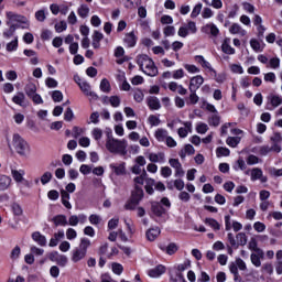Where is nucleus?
Segmentation results:
<instances>
[{"label": "nucleus", "mask_w": 282, "mask_h": 282, "mask_svg": "<svg viewBox=\"0 0 282 282\" xmlns=\"http://www.w3.org/2000/svg\"><path fill=\"white\" fill-rule=\"evenodd\" d=\"M12 102H14L15 105H19L20 107H23V102H25V94L18 93L17 95L13 96Z\"/></svg>", "instance_id": "72a5a7b5"}, {"label": "nucleus", "mask_w": 282, "mask_h": 282, "mask_svg": "<svg viewBox=\"0 0 282 282\" xmlns=\"http://www.w3.org/2000/svg\"><path fill=\"white\" fill-rule=\"evenodd\" d=\"M267 109L269 111H274V109H276V107H281L282 105V97L279 95H269L267 97Z\"/></svg>", "instance_id": "0eeeda50"}, {"label": "nucleus", "mask_w": 282, "mask_h": 282, "mask_svg": "<svg viewBox=\"0 0 282 282\" xmlns=\"http://www.w3.org/2000/svg\"><path fill=\"white\" fill-rule=\"evenodd\" d=\"M221 122V117H219V112L210 115L208 118V124L210 127H219Z\"/></svg>", "instance_id": "c756f323"}, {"label": "nucleus", "mask_w": 282, "mask_h": 282, "mask_svg": "<svg viewBox=\"0 0 282 282\" xmlns=\"http://www.w3.org/2000/svg\"><path fill=\"white\" fill-rule=\"evenodd\" d=\"M184 127L185 128H180L177 133L180 135V138H186L188 135V131L191 132L192 131V128H193V123L191 122H184Z\"/></svg>", "instance_id": "bb28decb"}, {"label": "nucleus", "mask_w": 282, "mask_h": 282, "mask_svg": "<svg viewBox=\"0 0 282 282\" xmlns=\"http://www.w3.org/2000/svg\"><path fill=\"white\" fill-rule=\"evenodd\" d=\"M228 147H231L232 149L237 148L239 142H241L240 137H228L226 140Z\"/></svg>", "instance_id": "e433bc0d"}, {"label": "nucleus", "mask_w": 282, "mask_h": 282, "mask_svg": "<svg viewBox=\"0 0 282 282\" xmlns=\"http://www.w3.org/2000/svg\"><path fill=\"white\" fill-rule=\"evenodd\" d=\"M152 213L156 215V217H162L164 215L165 209L162 207V205L158 202H153L151 205Z\"/></svg>", "instance_id": "5701e85b"}, {"label": "nucleus", "mask_w": 282, "mask_h": 282, "mask_svg": "<svg viewBox=\"0 0 282 282\" xmlns=\"http://www.w3.org/2000/svg\"><path fill=\"white\" fill-rule=\"evenodd\" d=\"M11 175H12L14 182H18V184H19V183L23 182V180H24L23 175H25V171L24 170H12Z\"/></svg>", "instance_id": "c85d7f7f"}, {"label": "nucleus", "mask_w": 282, "mask_h": 282, "mask_svg": "<svg viewBox=\"0 0 282 282\" xmlns=\"http://www.w3.org/2000/svg\"><path fill=\"white\" fill-rule=\"evenodd\" d=\"M170 91L178 93L180 96H186L188 94V90L184 88V86L177 84L176 82H171L169 84Z\"/></svg>", "instance_id": "4468645a"}, {"label": "nucleus", "mask_w": 282, "mask_h": 282, "mask_svg": "<svg viewBox=\"0 0 282 282\" xmlns=\"http://www.w3.org/2000/svg\"><path fill=\"white\" fill-rule=\"evenodd\" d=\"M261 175H263V171H261V169L256 167L251 171V180L252 182H257V180H259L261 177Z\"/></svg>", "instance_id": "37998d69"}, {"label": "nucleus", "mask_w": 282, "mask_h": 282, "mask_svg": "<svg viewBox=\"0 0 282 282\" xmlns=\"http://www.w3.org/2000/svg\"><path fill=\"white\" fill-rule=\"evenodd\" d=\"M196 131H197V133H200L202 135H204V133H206L208 131V124H206L204 122L197 123Z\"/></svg>", "instance_id": "09e8293b"}, {"label": "nucleus", "mask_w": 282, "mask_h": 282, "mask_svg": "<svg viewBox=\"0 0 282 282\" xmlns=\"http://www.w3.org/2000/svg\"><path fill=\"white\" fill-rule=\"evenodd\" d=\"M160 228L155 227V228H151L147 231V239L148 241H155L156 237H160Z\"/></svg>", "instance_id": "a878e982"}, {"label": "nucleus", "mask_w": 282, "mask_h": 282, "mask_svg": "<svg viewBox=\"0 0 282 282\" xmlns=\"http://www.w3.org/2000/svg\"><path fill=\"white\" fill-rule=\"evenodd\" d=\"M61 197L63 206H65V208H67L68 210H72V203H69V193H67V191L65 189H62Z\"/></svg>", "instance_id": "393cba45"}, {"label": "nucleus", "mask_w": 282, "mask_h": 282, "mask_svg": "<svg viewBox=\"0 0 282 282\" xmlns=\"http://www.w3.org/2000/svg\"><path fill=\"white\" fill-rule=\"evenodd\" d=\"M184 181L182 178H176L174 181V188H176V191H184Z\"/></svg>", "instance_id": "0e129e2a"}, {"label": "nucleus", "mask_w": 282, "mask_h": 282, "mask_svg": "<svg viewBox=\"0 0 282 282\" xmlns=\"http://www.w3.org/2000/svg\"><path fill=\"white\" fill-rule=\"evenodd\" d=\"M55 263H57V265H61L62 268H65L67 265L66 256H63V254L59 253V256H57V260H56Z\"/></svg>", "instance_id": "13d9d810"}, {"label": "nucleus", "mask_w": 282, "mask_h": 282, "mask_svg": "<svg viewBox=\"0 0 282 282\" xmlns=\"http://www.w3.org/2000/svg\"><path fill=\"white\" fill-rule=\"evenodd\" d=\"M102 39H105V35L102 33H100L99 31H94V34H93V47L95 50H99L100 41H102Z\"/></svg>", "instance_id": "6ab92c4d"}, {"label": "nucleus", "mask_w": 282, "mask_h": 282, "mask_svg": "<svg viewBox=\"0 0 282 282\" xmlns=\"http://www.w3.org/2000/svg\"><path fill=\"white\" fill-rule=\"evenodd\" d=\"M24 91L26 96L30 98L31 96H34L36 94V85L30 83L25 86Z\"/></svg>", "instance_id": "58836bf2"}, {"label": "nucleus", "mask_w": 282, "mask_h": 282, "mask_svg": "<svg viewBox=\"0 0 282 282\" xmlns=\"http://www.w3.org/2000/svg\"><path fill=\"white\" fill-rule=\"evenodd\" d=\"M262 272H265L267 274L272 276V274H274V267L272 265V263H264L262 265Z\"/></svg>", "instance_id": "de8ad7c7"}, {"label": "nucleus", "mask_w": 282, "mask_h": 282, "mask_svg": "<svg viewBox=\"0 0 282 282\" xmlns=\"http://www.w3.org/2000/svg\"><path fill=\"white\" fill-rule=\"evenodd\" d=\"M100 89L104 91V94H109L111 91V84H109L107 78L101 79Z\"/></svg>", "instance_id": "ea45409f"}, {"label": "nucleus", "mask_w": 282, "mask_h": 282, "mask_svg": "<svg viewBox=\"0 0 282 282\" xmlns=\"http://www.w3.org/2000/svg\"><path fill=\"white\" fill-rule=\"evenodd\" d=\"M137 64L139 65L141 72L147 74V76L153 77L158 74V66H155V62H153L149 55H139L137 57Z\"/></svg>", "instance_id": "f257e3e1"}, {"label": "nucleus", "mask_w": 282, "mask_h": 282, "mask_svg": "<svg viewBox=\"0 0 282 282\" xmlns=\"http://www.w3.org/2000/svg\"><path fill=\"white\" fill-rule=\"evenodd\" d=\"M12 145L15 149L17 154L21 155L22 158H28L30 153V143L25 141L19 133H14L12 138Z\"/></svg>", "instance_id": "20e7f679"}, {"label": "nucleus", "mask_w": 282, "mask_h": 282, "mask_svg": "<svg viewBox=\"0 0 282 282\" xmlns=\"http://www.w3.org/2000/svg\"><path fill=\"white\" fill-rule=\"evenodd\" d=\"M77 85L85 96H90L93 100H98V95L91 91V86L87 82H78Z\"/></svg>", "instance_id": "6e6552de"}, {"label": "nucleus", "mask_w": 282, "mask_h": 282, "mask_svg": "<svg viewBox=\"0 0 282 282\" xmlns=\"http://www.w3.org/2000/svg\"><path fill=\"white\" fill-rule=\"evenodd\" d=\"M109 102H110L111 107L117 108V107L120 105V97H118V96H111V97L109 98Z\"/></svg>", "instance_id": "774afa93"}, {"label": "nucleus", "mask_w": 282, "mask_h": 282, "mask_svg": "<svg viewBox=\"0 0 282 282\" xmlns=\"http://www.w3.org/2000/svg\"><path fill=\"white\" fill-rule=\"evenodd\" d=\"M35 19H36V21H40L41 23H43V21H45V19H47V17L45 15V10H39L35 13Z\"/></svg>", "instance_id": "e2e57ef3"}, {"label": "nucleus", "mask_w": 282, "mask_h": 282, "mask_svg": "<svg viewBox=\"0 0 282 282\" xmlns=\"http://www.w3.org/2000/svg\"><path fill=\"white\" fill-rule=\"evenodd\" d=\"M142 197H144V191L142 187L135 185L131 197L133 204H140V202H142Z\"/></svg>", "instance_id": "2eb2a0df"}, {"label": "nucleus", "mask_w": 282, "mask_h": 282, "mask_svg": "<svg viewBox=\"0 0 282 282\" xmlns=\"http://www.w3.org/2000/svg\"><path fill=\"white\" fill-rule=\"evenodd\" d=\"M106 149L110 153H117L119 155H126L127 154V140H118L115 139L111 135H108L106 140Z\"/></svg>", "instance_id": "f03ea898"}, {"label": "nucleus", "mask_w": 282, "mask_h": 282, "mask_svg": "<svg viewBox=\"0 0 282 282\" xmlns=\"http://www.w3.org/2000/svg\"><path fill=\"white\" fill-rule=\"evenodd\" d=\"M204 85V77L202 75H197L191 78L189 80V91H197Z\"/></svg>", "instance_id": "9d476101"}, {"label": "nucleus", "mask_w": 282, "mask_h": 282, "mask_svg": "<svg viewBox=\"0 0 282 282\" xmlns=\"http://www.w3.org/2000/svg\"><path fill=\"white\" fill-rule=\"evenodd\" d=\"M17 47H19V40L15 37L7 44V52H15Z\"/></svg>", "instance_id": "49530a36"}, {"label": "nucleus", "mask_w": 282, "mask_h": 282, "mask_svg": "<svg viewBox=\"0 0 282 282\" xmlns=\"http://www.w3.org/2000/svg\"><path fill=\"white\" fill-rule=\"evenodd\" d=\"M155 138L159 142H164L169 138V131L164 129H158L155 131Z\"/></svg>", "instance_id": "2f4dec72"}, {"label": "nucleus", "mask_w": 282, "mask_h": 282, "mask_svg": "<svg viewBox=\"0 0 282 282\" xmlns=\"http://www.w3.org/2000/svg\"><path fill=\"white\" fill-rule=\"evenodd\" d=\"M253 228L257 232H263L265 230V224L257 221L256 224H253Z\"/></svg>", "instance_id": "338daca9"}, {"label": "nucleus", "mask_w": 282, "mask_h": 282, "mask_svg": "<svg viewBox=\"0 0 282 282\" xmlns=\"http://www.w3.org/2000/svg\"><path fill=\"white\" fill-rule=\"evenodd\" d=\"M52 99L54 102L63 101V93L61 90H54L52 93Z\"/></svg>", "instance_id": "3c124183"}, {"label": "nucleus", "mask_w": 282, "mask_h": 282, "mask_svg": "<svg viewBox=\"0 0 282 282\" xmlns=\"http://www.w3.org/2000/svg\"><path fill=\"white\" fill-rule=\"evenodd\" d=\"M239 270H241L242 272H246V270H248L246 262L241 258L236 259L235 262H231L229 264V271L231 272V274H234L235 282H241V275H239Z\"/></svg>", "instance_id": "39448f33"}, {"label": "nucleus", "mask_w": 282, "mask_h": 282, "mask_svg": "<svg viewBox=\"0 0 282 282\" xmlns=\"http://www.w3.org/2000/svg\"><path fill=\"white\" fill-rule=\"evenodd\" d=\"M195 61H197V63H199V65H202V67H204V69H208V72H212V76L217 77V70H215V68H213V66L208 63V61H206V58H204V56L196 55Z\"/></svg>", "instance_id": "f8f14e48"}, {"label": "nucleus", "mask_w": 282, "mask_h": 282, "mask_svg": "<svg viewBox=\"0 0 282 282\" xmlns=\"http://www.w3.org/2000/svg\"><path fill=\"white\" fill-rule=\"evenodd\" d=\"M161 175L162 177H171V175H173V170H171V167L169 166H163L161 167Z\"/></svg>", "instance_id": "bf43d9fd"}, {"label": "nucleus", "mask_w": 282, "mask_h": 282, "mask_svg": "<svg viewBox=\"0 0 282 282\" xmlns=\"http://www.w3.org/2000/svg\"><path fill=\"white\" fill-rule=\"evenodd\" d=\"M221 50L224 54L232 55L235 54V48L230 46V37H226L221 44Z\"/></svg>", "instance_id": "aec40b11"}, {"label": "nucleus", "mask_w": 282, "mask_h": 282, "mask_svg": "<svg viewBox=\"0 0 282 282\" xmlns=\"http://www.w3.org/2000/svg\"><path fill=\"white\" fill-rule=\"evenodd\" d=\"M263 257H265V253L263 252V250L262 249H256V252L251 253V256H250L251 263L256 268H261V259H263Z\"/></svg>", "instance_id": "9b49d317"}, {"label": "nucleus", "mask_w": 282, "mask_h": 282, "mask_svg": "<svg viewBox=\"0 0 282 282\" xmlns=\"http://www.w3.org/2000/svg\"><path fill=\"white\" fill-rule=\"evenodd\" d=\"M164 272H166V268L162 264H159L155 268L150 269L148 274L152 279H158V276H162V274H164Z\"/></svg>", "instance_id": "dca6fc26"}, {"label": "nucleus", "mask_w": 282, "mask_h": 282, "mask_svg": "<svg viewBox=\"0 0 282 282\" xmlns=\"http://www.w3.org/2000/svg\"><path fill=\"white\" fill-rule=\"evenodd\" d=\"M185 28H187V32H189V34H195L197 32V25L193 21H189Z\"/></svg>", "instance_id": "680f3d73"}, {"label": "nucleus", "mask_w": 282, "mask_h": 282, "mask_svg": "<svg viewBox=\"0 0 282 282\" xmlns=\"http://www.w3.org/2000/svg\"><path fill=\"white\" fill-rule=\"evenodd\" d=\"M123 42L127 47H135V43H138V37H135V33L130 32L124 35Z\"/></svg>", "instance_id": "f3484780"}, {"label": "nucleus", "mask_w": 282, "mask_h": 282, "mask_svg": "<svg viewBox=\"0 0 282 282\" xmlns=\"http://www.w3.org/2000/svg\"><path fill=\"white\" fill-rule=\"evenodd\" d=\"M52 172H45L42 176H41V183L43 185L45 184H50V182H52Z\"/></svg>", "instance_id": "8fccbe9b"}, {"label": "nucleus", "mask_w": 282, "mask_h": 282, "mask_svg": "<svg viewBox=\"0 0 282 282\" xmlns=\"http://www.w3.org/2000/svg\"><path fill=\"white\" fill-rule=\"evenodd\" d=\"M110 169L115 171L116 175H124L126 173L124 163H121L120 165L110 164Z\"/></svg>", "instance_id": "4c0bfd02"}, {"label": "nucleus", "mask_w": 282, "mask_h": 282, "mask_svg": "<svg viewBox=\"0 0 282 282\" xmlns=\"http://www.w3.org/2000/svg\"><path fill=\"white\" fill-rule=\"evenodd\" d=\"M205 224L206 226H209L210 228H213V230H220L221 228V225H219V223L214 218H206Z\"/></svg>", "instance_id": "f704fd0d"}, {"label": "nucleus", "mask_w": 282, "mask_h": 282, "mask_svg": "<svg viewBox=\"0 0 282 282\" xmlns=\"http://www.w3.org/2000/svg\"><path fill=\"white\" fill-rule=\"evenodd\" d=\"M170 166L175 170V177H184V169L182 167V163L177 159H170L169 160Z\"/></svg>", "instance_id": "1a4fd4ad"}, {"label": "nucleus", "mask_w": 282, "mask_h": 282, "mask_svg": "<svg viewBox=\"0 0 282 282\" xmlns=\"http://www.w3.org/2000/svg\"><path fill=\"white\" fill-rule=\"evenodd\" d=\"M89 246H91V240H89L88 238L80 239L79 247L73 250V263H78L79 261H83V259L87 257V249L89 248Z\"/></svg>", "instance_id": "7ed1b4c3"}, {"label": "nucleus", "mask_w": 282, "mask_h": 282, "mask_svg": "<svg viewBox=\"0 0 282 282\" xmlns=\"http://www.w3.org/2000/svg\"><path fill=\"white\" fill-rule=\"evenodd\" d=\"M216 154L218 158H228V155H230V150L228 148H217L216 150Z\"/></svg>", "instance_id": "a19ab883"}, {"label": "nucleus", "mask_w": 282, "mask_h": 282, "mask_svg": "<svg viewBox=\"0 0 282 282\" xmlns=\"http://www.w3.org/2000/svg\"><path fill=\"white\" fill-rule=\"evenodd\" d=\"M229 32L230 34H239L240 36H246V30H243V28H241V25L234 23L230 28H229Z\"/></svg>", "instance_id": "cd10ccee"}, {"label": "nucleus", "mask_w": 282, "mask_h": 282, "mask_svg": "<svg viewBox=\"0 0 282 282\" xmlns=\"http://www.w3.org/2000/svg\"><path fill=\"white\" fill-rule=\"evenodd\" d=\"M250 45L254 52H263V48H261V43H259V41L256 39L250 40Z\"/></svg>", "instance_id": "864d4df0"}, {"label": "nucleus", "mask_w": 282, "mask_h": 282, "mask_svg": "<svg viewBox=\"0 0 282 282\" xmlns=\"http://www.w3.org/2000/svg\"><path fill=\"white\" fill-rule=\"evenodd\" d=\"M10 184H12V178L6 175L0 176V191H8Z\"/></svg>", "instance_id": "4be33fe9"}, {"label": "nucleus", "mask_w": 282, "mask_h": 282, "mask_svg": "<svg viewBox=\"0 0 282 282\" xmlns=\"http://www.w3.org/2000/svg\"><path fill=\"white\" fill-rule=\"evenodd\" d=\"M77 13L82 19H87L89 17V7L87 4H82L77 9Z\"/></svg>", "instance_id": "7c9ffc66"}, {"label": "nucleus", "mask_w": 282, "mask_h": 282, "mask_svg": "<svg viewBox=\"0 0 282 282\" xmlns=\"http://www.w3.org/2000/svg\"><path fill=\"white\" fill-rule=\"evenodd\" d=\"M123 270H124V268L122 267V264L117 263V262L112 263V272L115 274L120 275V274H122Z\"/></svg>", "instance_id": "6e6d98bb"}, {"label": "nucleus", "mask_w": 282, "mask_h": 282, "mask_svg": "<svg viewBox=\"0 0 282 282\" xmlns=\"http://www.w3.org/2000/svg\"><path fill=\"white\" fill-rule=\"evenodd\" d=\"M11 208L13 215H15L17 217H21V215H23V208H21V205L13 203Z\"/></svg>", "instance_id": "a18cd8bd"}, {"label": "nucleus", "mask_w": 282, "mask_h": 282, "mask_svg": "<svg viewBox=\"0 0 282 282\" xmlns=\"http://www.w3.org/2000/svg\"><path fill=\"white\" fill-rule=\"evenodd\" d=\"M89 223L93 224V226H98V224H100V221H102V218H100V216L93 214L89 216Z\"/></svg>", "instance_id": "4d7b16f0"}, {"label": "nucleus", "mask_w": 282, "mask_h": 282, "mask_svg": "<svg viewBox=\"0 0 282 282\" xmlns=\"http://www.w3.org/2000/svg\"><path fill=\"white\" fill-rule=\"evenodd\" d=\"M45 85L46 87H48L50 89H54L56 87H58V82H56V79L48 77L45 80Z\"/></svg>", "instance_id": "5fc2aeb1"}, {"label": "nucleus", "mask_w": 282, "mask_h": 282, "mask_svg": "<svg viewBox=\"0 0 282 282\" xmlns=\"http://www.w3.org/2000/svg\"><path fill=\"white\" fill-rule=\"evenodd\" d=\"M248 243V236L245 232H239L236 236V246H246Z\"/></svg>", "instance_id": "473e14b6"}, {"label": "nucleus", "mask_w": 282, "mask_h": 282, "mask_svg": "<svg viewBox=\"0 0 282 282\" xmlns=\"http://www.w3.org/2000/svg\"><path fill=\"white\" fill-rule=\"evenodd\" d=\"M7 14V25H14V23H28V18L23 17L19 13H14L12 11H9L6 13Z\"/></svg>", "instance_id": "423d86ee"}, {"label": "nucleus", "mask_w": 282, "mask_h": 282, "mask_svg": "<svg viewBox=\"0 0 282 282\" xmlns=\"http://www.w3.org/2000/svg\"><path fill=\"white\" fill-rule=\"evenodd\" d=\"M202 8L203 4L202 3H197L194 8L193 11L191 13V18L192 19H197V17H199V14L202 13Z\"/></svg>", "instance_id": "c03bdc74"}, {"label": "nucleus", "mask_w": 282, "mask_h": 282, "mask_svg": "<svg viewBox=\"0 0 282 282\" xmlns=\"http://www.w3.org/2000/svg\"><path fill=\"white\" fill-rule=\"evenodd\" d=\"M65 30H67V22L61 21L55 24V31L58 32V34H61V32H65Z\"/></svg>", "instance_id": "603ef678"}, {"label": "nucleus", "mask_w": 282, "mask_h": 282, "mask_svg": "<svg viewBox=\"0 0 282 282\" xmlns=\"http://www.w3.org/2000/svg\"><path fill=\"white\" fill-rule=\"evenodd\" d=\"M177 252V245L175 243H170L167 247H166V253L167 254H175Z\"/></svg>", "instance_id": "69168bd1"}, {"label": "nucleus", "mask_w": 282, "mask_h": 282, "mask_svg": "<svg viewBox=\"0 0 282 282\" xmlns=\"http://www.w3.org/2000/svg\"><path fill=\"white\" fill-rule=\"evenodd\" d=\"M148 160H150V162H152L153 164L155 163L164 164L166 162V156L164 155L163 152L149 153Z\"/></svg>", "instance_id": "ddd939ff"}, {"label": "nucleus", "mask_w": 282, "mask_h": 282, "mask_svg": "<svg viewBox=\"0 0 282 282\" xmlns=\"http://www.w3.org/2000/svg\"><path fill=\"white\" fill-rule=\"evenodd\" d=\"M19 257H21V247L15 246L11 251L10 259H12V261H17Z\"/></svg>", "instance_id": "79ce46f5"}, {"label": "nucleus", "mask_w": 282, "mask_h": 282, "mask_svg": "<svg viewBox=\"0 0 282 282\" xmlns=\"http://www.w3.org/2000/svg\"><path fill=\"white\" fill-rule=\"evenodd\" d=\"M163 34L165 36H174L175 35V26H165L164 30H163Z\"/></svg>", "instance_id": "052dcab7"}, {"label": "nucleus", "mask_w": 282, "mask_h": 282, "mask_svg": "<svg viewBox=\"0 0 282 282\" xmlns=\"http://www.w3.org/2000/svg\"><path fill=\"white\" fill-rule=\"evenodd\" d=\"M32 239L35 240L39 246H47V239L39 231L32 234Z\"/></svg>", "instance_id": "b1692460"}, {"label": "nucleus", "mask_w": 282, "mask_h": 282, "mask_svg": "<svg viewBox=\"0 0 282 282\" xmlns=\"http://www.w3.org/2000/svg\"><path fill=\"white\" fill-rule=\"evenodd\" d=\"M53 224L58 227V226H67V216L65 215H56L55 217L52 218Z\"/></svg>", "instance_id": "412c9836"}, {"label": "nucleus", "mask_w": 282, "mask_h": 282, "mask_svg": "<svg viewBox=\"0 0 282 282\" xmlns=\"http://www.w3.org/2000/svg\"><path fill=\"white\" fill-rule=\"evenodd\" d=\"M9 25V30L3 32V36L4 39H10L11 36L14 35V32H17L19 24H8Z\"/></svg>", "instance_id": "c9c22d12"}, {"label": "nucleus", "mask_w": 282, "mask_h": 282, "mask_svg": "<svg viewBox=\"0 0 282 282\" xmlns=\"http://www.w3.org/2000/svg\"><path fill=\"white\" fill-rule=\"evenodd\" d=\"M148 107L152 109V111H158V109H161L162 105L160 104V99L158 97L151 96L147 99Z\"/></svg>", "instance_id": "a211bd4d"}]
</instances>
